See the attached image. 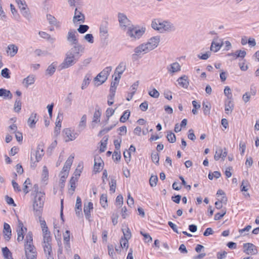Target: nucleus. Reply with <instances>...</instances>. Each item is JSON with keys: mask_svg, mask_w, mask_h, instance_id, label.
Here are the masks:
<instances>
[{"mask_svg": "<svg viewBox=\"0 0 259 259\" xmlns=\"http://www.w3.org/2000/svg\"><path fill=\"white\" fill-rule=\"evenodd\" d=\"M39 222L42 229L43 234V241L42 246L44 253L47 259H54V254L52 247V238L50 236V232L44 220L39 218Z\"/></svg>", "mask_w": 259, "mask_h": 259, "instance_id": "1", "label": "nucleus"}, {"mask_svg": "<svg viewBox=\"0 0 259 259\" xmlns=\"http://www.w3.org/2000/svg\"><path fill=\"white\" fill-rule=\"evenodd\" d=\"M159 42V36L151 37L147 42L143 43L135 48L133 57L141 56L142 55L148 53L155 49L158 46Z\"/></svg>", "mask_w": 259, "mask_h": 259, "instance_id": "2", "label": "nucleus"}, {"mask_svg": "<svg viewBox=\"0 0 259 259\" xmlns=\"http://www.w3.org/2000/svg\"><path fill=\"white\" fill-rule=\"evenodd\" d=\"M159 42V36L151 37L147 42L143 43L135 48L133 57L141 56L142 55L148 53L155 49L158 46Z\"/></svg>", "mask_w": 259, "mask_h": 259, "instance_id": "3", "label": "nucleus"}, {"mask_svg": "<svg viewBox=\"0 0 259 259\" xmlns=\"http://www.w3.org/2000/svg\"><path fill=\"white\" fill-rule=\"evenodd\" d=\"M151 27L160 33L175 31L176 29L174 25L168 21L162 20L160 19H155L151 23Z\"/></svg>", "mask_w": 259, "mask_h": 259, "instance_id": "4", "label": "nucleus"}, {"mask_svg": "<svg viewBox=\"0 0 259 259\" xmlns=\"http://www.w3.org/2000/svg\"><path fill=\"white\" fill-rule=\"evenodd\" d=\"M32 242V233L29 232L26 236L24 245L26 259H36L37 252Z\"/></svg>", "mask_w": 259, "mask_h": 259, "instance_id": "5", "label": "nucleus"}, {"mask_svg": "<svg viewBox=\"0 0 259 259\" xmlns=\"http://www.w3.org/2000/svg\"><path fill=\"white\" fill-rule=\"evenodd\" d=\"M44 195L45 194L42 192L36 194L33 204L34 214L38 216L39 218L41 217V212L44 203Z\"/></svg>", "mask_w": 259, "mask_h": 259, "instance_id": "6", "label": "nucleus"}, {"mask_svg": "<svg viewBox=\"0 0 259 259\" xmlns=\"http://www.w3.org/2000/svg\"><path fill=\"white\" fill-rule=\"evenodd\" d=\"M44 145L42 143L38 144L37 149L33 153H31L30 160L32 162L31 166H35V163L40 160L44 156L45 152L44 150Z\"/></svg>", "mask_w": 259, "mask_h": 259, "instance_id": "7", "label": "nucleus"}, {"mask_svg": "<svg viewBox=\"0 0 259 259\" xmlns=\"http://www.w3.org/2000/svg\"><path fill=\"white\" fill-rule=\"evenodd\" d=\"M111 70L112 67L111 66L107 67L98 74L94 79L97 86L102 84L107 80Z\"/></svg>", "mask_w": 259, "mask_h": 259, "instance_id": "8", "label": "nucleus"}, {"mask_svg": "<svg viewBox=\"0 0 259 259\" xmlns=\"http://www.w3.org/2000/svg\"><path fill=\"white\" fill-rule=\"evenodd\" d=\"M145 32V29H139L133 26L128 27L127 31V35L134 39H139Z\"/></svg>", "mask_w": 259, "mask_h": 259, "instance_id": "9", "label": "nucleus"}, {"mask_svg": "<svg viewBox=\"0 0 259 259\" xmlns=\"http://www.w3.org/2000/svg\"><path fill=\"white\" fill-rule=\"evenodd\" d=\"M84 51V47L80 44L74 45L67 52L69 55L74 56L78 59L81 56V53Z\"/></svg>", "mask_w": 259, "mask_h": 259, "instance_id": "10", "label": "nucleus"}, {"mask_svg": "<svg viewBox=\"0 0 259 259\" xmlns=\"http://www.w3.org/2000/svg\"><path fill=\"white\" fill-rule=\"evenodd\" d=\"M78 60L74 56H71L66 53L65 58L64 61L60 64V68L61 69L68 68L75 64Z\"/></svg>", "mask_w": 259, "mask_h": 259, "instance_id": "11", "label": "nucleus"}, {"mask_svg": "<svg viewBox=\"0 0 259 259\" xmlns=\"http://www.w3.org/2000/svg\"><path fill=\"white\" fill-rule=\"evenodd\" d=\"M16 231L17 234V241L18 242L22 241L24 239V234L26 232L27 228L24 227L23 223L19 220H18V224Z\"/></svg>", "mask_w": 259, "mask_h": 259, "instance_id": "12", "label": "nucleus"}, {"mask_svg": "<svg viewBox=\"0 0 259 259\" xmlns=\"http://www.w3.org/2000/svg\"><path fill=\"white\" fill-rule=\"evenodd\" d=\"M243 251L246 254L255 255L257 254V247L252 243H246L243 244Z\"/></svg>", "mask_w": 259, "mask_h": 259, "instance_id": "13", "label": "nucleus"}, {"mask_svg": "<svg viewBox=\"0 0 259 259\" xmlns=\"http://www.w3.org/2000/svg\"><path fill=\"white\" fill-rule=\"evenodd\" d=\"M118 18L120 26L123 30H125L126 28L128 29V27L131 26L130 22L124 14H118Z\"/></svg>", "mask_w": 259, "mask_h": 259, "instance_id": "14", "label": "nucleus"}, {"mask_svg": "<svg viewBox=\"0 0 259 259\" xmlns=\"http://www.w3.org/2000/svg\"><path fill=\"white\" fill-rule=\"evenodd\" d=\"M78 35L76 31L74 29H70L68 32L67 39L71 45H78Z\"/></svg>", "mask_w": 259, "mask_h": 259, "instance_id": "15", "label": "nucleus"}, {"mask_svg": "<svg viewBox=\"0 0 259 259\" xmlns=\"http://www.w3.org/2000/svg\"><path fill=\"white\" fill-rule=\"evenodd\" d=\"M181 66L177 62L170 64L166 67V70L168 73L171 75H172L175 73L179 72L181 70Z\"/></svg>", "mask_w": 259, "mask_h": 259, "instance_id": "16", "label": "nucleus"}, {"mask_svg": "<svg viewBox=\"0 0 259 259\" xmlns=\"http://www.w3.org/2000/svg\"><path fill=\"white\" fill-rule=\"evenodd\" d=\"M85 17L82 12L75 9L74 15L73 18V22L74 24L78 23L79 24L84 22Z\"/></svg>", "mask_w": 259, "mask_h": 259, "instance_id": "17", "label": "nucleus"}, {"mask_svg": "<svg viewBox=\"0 0 259 259\" xmlns=\"http://www.w3.org/2000/svg\"><path fill=\"white\" fill-rule=\"evenodd\" d=\"M66 142L75 140L77 137L76 134L74 133L70 128H65L63 130Z\"/></svg>", "mask_w": 259, "mask_h": 259, "instance_id": "18", "label": "nucleus"}, {"mask_svg": "<svg viewBox=\"0 0 259 259\" xmlns=\"http://www.w3.org/2000/svg\"><path fill=\"white\" fill-rule=\"evenodd\" d=\"M74 159V156L70 155L66 161L65 163V164L63 167L62 170L61 172V174H65L68 175L69 171L70 168V167L72 164L73 160Z\"/></svg>", "mask_w": 259, "mask_h": 259, "instance_id": "19", "label": "nucleus"}, {"mask_svg": "<svg viewBox=\"0 0 259 259\" xmlns=\"http://www.w3.org/2000/svg\"><path fill=\"white\" fill-rule=\"evenodd\" d=\"M74 159V156L70 155L66 161L65 163V164L63 167L62 170L61 172V174H65L68 175L69 171L70 168V167L72 164L73 160Z\"/></svg>", "mask_w": 259, "mask_h": 259, "instance_id": "20", "label": "nucleus"}, {"mask_svg": "<svg viewBox=\"0 0 259 259\" xmlns=\"http://www.w3.org/2000/svg\"><path fill=\"white\" fill-rule=\"evenodd\" d=\"M74 159V156L70 155L66 161L65 163V164L63 167L62 170L61 172V174H65L68 175L69 171L70 168V167L72 164L73 160Z\"/></svg>", "mask_w": 259, "mask_h": 259, "instance_id": "21", "label": "nucleus"}, {"mask_svg": "<svg viewBox=\"0 0 259 259\" xmlns=\"http://www.w3.org/2000/svg\"><path fill=\"white\" fill-rule=\"evenodd\" d=\"M74 159V156L70 155L66 161L65 163V164L63 167L62 170L61 172V174H65L68 175L69 171L70 168V167L72 164L73 160Z\"/></svg>", "mask_w": 259, "mask_h": 259, "instance_id": "22", "label": "nucleus"}, {"mask_svg": "<svg viewBox=\"0 0 259 259\" xmlns=\"http://www.w3.org/2000/svg\"><path fill=\"white\" fill-rule=\"evenodd\" d=\"M104 162L100 157H95L94 159V171L98 172L102 169Z\"/></svg>", "mask_w": 259, "mask_h": 259, "instance_id": "23", "label": "nucleus"}, {"mask_svg": "<svg viewBox=\"0 0 259 259\" xmlns=\"http://www.w3.org/2000/svg\"><path fill=\"white\" fill-rule=\"evenodd\" d=\"M126 69V65L125 63L120 62L118 66L116 67L115 74L117 73V76H115V80H119L121 78V75Z\"/></svg>", "mask_w": 259, "mask_h": 259, "instance_id": "24", "label": "nucleus"}, {"mask_svg": "<svg viewBox=\"0 0 259 259\" xmlns=\"http://www.w3.org/2000/svg\"><path fill=\"white\" fill-rule=\"evenodd\" d=\"M38 121L37 115L36 113H32L28 119L27 123L31 128H34L35 127V124Z\"/></svg>", "mask_w": 259, "mask_h": 259, "instance_id": "25", "label": "nucleus"}, {"mask_svg": "<svg viewBox=\"0 0 259 259\" xmlns=\"http://www.w3.org/2000/svg\"><path fill=\"white\" fill-rule=\"evenodd\" d=\"M227 155V151L226 148L223 149L221 148H218L216 151L214 156V158L215 160H218L220 158H225Z\"/></svg>", "mask_w": 259, "mask_h": 259, "instance_id": "26", "label": "nucleus"}, {"mask_svg": "<svg viewBox=\"0 0 259 259\" xmlns=\"http://www.w3.org/2000/svg\"><path fill=\"white\" fill-rule=\"evenodd\" d=\"M12 231L11 229L10 226V225L5 223L4 225V230H3V233H4V238L7 241H9L11 239V235H12Z\"/></svg>", "mask_w": 259, "mask_h": 259, "instance_id": "27", "label": "nucleus"}, {"mask_svg": "<svg viewBox=\"0 0 259 259\" xmlns=\"http://www.w3.org/2000/svg\"><path fill=\"white\" fill-rule=\"evenodd\" d=\"M18 48L14 44L9 45L7 48L6 52L11 57H14L18 52Z\"/></svg>", "mask_w": 259, "mask_h": 259, "instance_id": "28", "label": "nucleus"}, {"mask_svg": "<svg viewBox=\"0 0 259 259\" xmlns=\"http://www.w3.org/2000/svg\"><path fill=\"white\" fill-rule=\"evenodd\" d=\"M47 19L50 25L55 26L56 28H59L61 27V22L51 14L47 15Z\"/></svg>", "mask_w": 259, "mask_h": 259, "instance_id": "29", "label": "nucleus"}, {"mask_svg": "<svg viewBox=\"0 0 259 259\" xmlns=\"http://www.w3.org/2000/svg\"><path fill=\"white\" fill-rule=\"evenodd\" d=\"M93 209V204L92 202H89L87 204H84V208H83V211L85 214V218L87 219H89L91 213L90 211L91 210H92Z\"/></svg>", "mask_w": 259, "mask_h": 259, "instance_id": "30", "label": "nucleus"}, {"mask_svg": "<svg viewBox=\"0 0 259 259\" xmlns=\"http://www.w3.org/2000/svg\"><path fill=\"white\" fill-rule=\"evenodd\" d=\"M38 34L41 38L46 39L51 44H53L55 41V38L52 37L50 34L46 32L39 31Z\"/></svg>", "mask_w": 259, "mask_h": 259, "instance_id": "31", "label": "nucleus"}, {"mask_svg": "<svg viewBox=\"0 0 259 259\" xmlns=\"http://www.w3.org/2000/svg\"><path fill=\"white\" fill-rule=\"evenodd\" d=\"M225 110L227 114H230L232 112L234 108V104L231 99H228L226 101L225 104Z\"/></svg>", "mask_w": 259, "mask_h": 259, "instance_id": "32", "label": "nucleus"}, {"mask_svg": "<svg viewBox=\"0 0 259 259\" xmlns=\"http://www.w3.org/2000/svg\"><path fill=\"white\" fill-rule=\"evenodd\" d=\"M223 45L222 41L220 40L219 42L217 41V40L214 39L210 46V50L214 52H218Z\"/></svg>", "mask_w": 259, "mask_h": 259, "instance_id": "33", "label": "nucleus"}, {"mask_svg": "<svg viewBox=\"0 0 259 259\" xmlns=\"http://www.w3.org/2000/svg\"><path fill=\"white\" fill-rule=\"evenodd\" d=\"M35 77L33 75H30L23 80L22 83L26 88H28L29 85H32L34 83Z\"/></svg>", "mask_w": 259, "mask_h": 259, "instance_id": "34", "label": "nucleus"}, {"mask_svg": "<svg viewBox=\"0 0 259 259\" xmlns=\"http://www.w3.org/2000/svg\"><path fill=\"white\" fill-rule=\"evenodd\" d=\"M177 81L180 85L184 88H187L189 85V81H188V77L186 75H183L179 77Z\"/></svg>", "mask_w": 259, "mask_h": 259, "instance_id": "35", "label": "nucleus"}, {"mask_svg": "<svg viewBox=\"0 0 259 259\" xmlns=\"http://www.w3.org/2000/svg\"><path fill=\"white\" fill-rule=\"evenodd\" d=\"M56 66L57 63L55 62H53L49 65L46 71V74L52 76L55 72Z\"/></svg>", "mask_w": 259, "mask_h": 259, "instance_id": "36", "label": "nucleus"}, {"mask_svg": "<svg viewBox=\"0 0 259 259\" xmlns=\"http://www.w3.org/2000/svg\"><path fill=\"white\" fill-rule=\"evenodd\" d=\"M86 122H87V116L86 115H83L82 116L80 121L78 125V128L80 131L84 130L86 127Z\"/></svg>", "mask_w": 259, "mask_h": 259, "instance_id": "37", "label": "nucleus"}, {"mask_svg": "<svg viewBox=\"0 0 259 259\" xmlns=\"http://www.w3.org/2000/svg\"><path fill=\"white\" fill-rule=\"evenodd\" d=\"M101 112L100 109L96 110L93 115V122L98 123L100 122Z\"/></svg>", "mask_w": 259, "mask_h": 259, "instance_id": "38", "label": "nucleus"}, {"mask_svg": "<svg viewBox=\"0 0 259 259\" xmlns=\"http://www.w3.org/2000/svg\"><path fill=\"white\" fill-rule=\"evenodd\" d=\"M2 252L4 256L6 259H13L12 253L8 247H3L2 248Z\"/></svg>", "mask_w": 259, "mask_h": 259, "instance_id": "39", "label": "nucleus"}, {"mask_svg": "<svg viewBox=\"0 0 259 259\" xmlns=\"http://www.w3.org/2000/svg\"><path fill=\"white\" fill-rule=\"evenodd\" d=\"M3 96L4 98L8 97L9 99L12 98V94L10 91L4 89H0V97Z\"/></svg>", "mask_w": 259, "mask_h": 259, "instance_id": "40", "label": "nucleus"}, {"mask_svg": "<svg viewBox=\"0 0 259 259\" xmlns=\"http://www.w3.org/2000/svg\"><path fill=\"white\" fill-rule=\"evenodd\" d=\"M90 76L89 75H86L81 84V88L82 90H84L88 87L90 84Z\"/></svg>", "mask_w": 259, "mask_h": 259, "instance_id": "41", "label": "nucleus"}, {"mask_svg": "<svg viewBox=\"0 0 259 259\" xmlns=\"http://www.w3.org/2000/svg\"><path fill=\"white\" fill-rule=\"evenodd\" d=\"M22 103L20 99H17L15 101L14 110L16 112H19L21 109Z\"/></svg>", "mask_w": 259, "mask_h": 259, "instance_id": "42", "label": "nucleus"}, {"mask_svg": "<svg viewBox=\"0 0 259 259\" xmlns=\"http://www.w3.org/2000/svg\"><path fill=\"white\" fill-rule=\"evenodd\" d=\"M100 33L101 35L104 36L108 33L107 23L105 22L101 25L100 28Z\"/></svg>", "mask_w": 259, "mask_h": 259, "instance_id": "43", "label": "nucleus"}, {"mask_svg": "<svg viewBox=\"0 0 259 259\" xmlns=\"http://www.w3.org/2000/svg\"><path fill=\"white\" fill-rule=\"evenodd\" d=\"M130 116V111L128 110H125L122 115L120 118V121L121 122H125L129 118Z\"/></svg>", "mask_w": 259, "mask_h": 259, "instance_id": "44", "label": "nucleus"}, {"mask_svg": "<svg viewBox=\"0 0 259 259\" xmlns=\"http://www.w3.org/2000/svg\"><path fill=\"white\" fill-rule=\"evenodd\" d=\"M20 10H24L27 6L25 0H15Z\"/></svg>", "mask_w": 259, "mask_h": 259, "instance_id": "45", "label": "nucleus"}, {"mask_svg": "<svg viewBox=\"0 0 259 259\" xmlns=\"http://www.w3.org/2000/svg\"><path fill=\"white\" fill-rule=\"evenodd\" d=\"M100 203L104 208H106L107 206V197L106 195L102 194L101 196Z\"/></svg>", "mask_w": 259, "mask_h": 259, "instance_id": "46", "label": "nucleus"}, {"mask_svg": "<svg viewBox=\"0 0 259 259\" xmlns=\"http://www.w3.org/2000/svg\"><path fill=\"white\" fill-rule=\"evenodd\" d=\"M30 180L29 178H27L23 184V191L25 194H27L29 192L28 185H31Z\"/></svg>", "mask_w": 259, "mask_h": 259, "instance_id": "47", "label": "nucleus"}, {"mask_svg": "<svg viewBox=\"0 0 259 259\" xmlns=\"http://www.w3.org/2000/svg\"><path fill=\"white\" fill-rule=\"evenodd\" d=\"M158 181V178L156 176H151L149 180V184L152 187H155Z\"/></svg>", "mask_w": 259, "mask_h": 259, "instance_id": "48", "label": "nucleus"}, {"mask_svg": "<svg viewBox=\"0 0 259 259\" xmlns=\"http://www.w3.org/2000/svg\"><path fill=\"white\" fill-rule=\"evenodd\" d=\"M166 138L167 139V140L170 143H173L176 142V136L174 133H172L170 132H169L167 133Z\"/></svg>", "mask_w": 259, "mask_h": 259, "instance_id": "49", "label": "nucleus"}, {"mask_svg": "<svg viewBox=\"0 0 259 259\" xmlns=\"http://www.w3.org/2000/svg\"><path fill=\"white\" fill-rule=\"evenodd\" d=\"M148 94L151 97H153L154 98H157L159 96V93L155 89H153L151 91H149Z\"/></svg>", "mask_w": 259, "mask_h": 259, "instance_id": "50", "label": "nucleus"}, {"mask_svg": "<svg viewBox=\"0 0 259 259\" xmlns=\"http://www.w3.org/2000/svg\"><path fill=\"white\" fill-rule=\"evenodd\" d=\"M249 186V183L247 180H243L241 185V191H247L248 190V186Z\"/></svg>", "mask_w": 259, "mask_h": 259, "instance_id": "51", "label": "nucleus"}, {"mask_svg": "<svg viewBox=\"0 0 259 259\" xmlns=\"http://www.w3.org/2000/svg\"><path fill=\"white\" fill-rule=\"evenodd\" d=\"M110 185V191L112 193H114L116 187V181L115 179H112L111 182L109 183Z\"/></svg>", "mask_w": 259, "mask_h": 259, "instance_id": "52", "label": "nucleus"}, {"mask_svg": "<svg viewBox=\"0 0 259 259\" xmlns=\"http://www.w3.org/2000/svg\"><path fill=\"white\" fill-rule=\"evenodd\" d=\"M224 94L227 97L228 99H232V95L231 89L227 86L224 89Z\"/></svg>", "mask_w": 259, "mask_h": 259, "instance_id": "53", "label": "nucleus"}, {"mask_svg": "<svg viewBox=\"0 0 259 259\" xmlns=\"http://www.w3.org/2000/svg\"><path fill=\"white\" fill-rule=\"evenodd\" d=\"M89 27L86 25H80L77 31L80 33H84L89 29Z\"/></svg>", "mask_w": 259, "mask_h": 259, "instance_id": "54", "label": "nucleus"}, {"mask_svg": "<svg viewBox=\"0 0 259 259\" xmlns=\"http://www.w3.org/2000/svg\"><path fill=\"white\" fill-rule=\"evenodd\" d=\"M116 205L121 207L123 204V197L121 195H119L116 198Z\"/></svg>", "mask_w": 259, "mask_h": 259, "instance_id": "55", "label": "nucleus"}, {"mask_svg": "<svg viewBox=\"0 0 259 259\" xmlns=\"http://www.w3.org/2000/svg\"><path fill=\"white\" fill-rule=\"evenodd\" d=\"M211 52L210 51H208L206 52L205 54H199L198 55V57L202 60H207L210 56Z\"/></svg>", "mask_w": 259, "mask_h": 259, "instance_id": "56", "label": "nucleus"}, {"mask_svg": "<svg viewBox=\"0 0 259 259\" xmlns=\"http://www.w3.org/2000/svg\"><path fill=\"white\" fill-rule=\"evenodd\" d=\"M22 15L26 18L27 19H30L31 18L30 14L28 9L27 8L24 10H20Z\"/></svg>", "mask_w": 259, "mask_h": 259, "instance_id": "57", "label": "nucleus"}, {"mask_svg": "<svg viewBox=\"0 0 259 259\" xmlns=\"http://www.w3.org/2000/svg\"><path fill=\"white\" fill-rule=\"evenodd\" d=\"M128 239H127V238L125 239V238H122L121 239L120 243V245L122 248H128Z\"/></svg>", "mask_w": 259, "mask_h": 259, "instance_id": "58", "label": "nucleus"}, {"mask_svg": "<svg viewBox=\"0 0 259 259\" xmlns=\"http://www.w3.org/2000/svg\"><path fill=\"white\" fill-rule=\"evenodd\" d=\"M151 159L153 162L157 164L159 163V157L158 154L157 153H152Z\"/></svg>", "mask_w": 259, "mask_h": 259, "instance_id": "59", "label": "nucleus"}, {"mask_svg": "<svg viewBox=\"0 0 259 259\" xmlns=\"http://www.w3.org/2000/svg\"><path fill=\"white\" fill-rule=\"evenodd\" d=\"M107 139H106V140H105L104 141L102 140L101 141V146H100V152H103L105 151L106 148V146H107Z\"/></svg>", "mask_w": 259, "mask_h": 259, "instance_id": "60", "label": "nucleus"}, {"mask_svg": "<svg viewBox=\"0 0 259 259\" xmlns=\"http://www.w3.org/2000/svg\"><path fill=\"white\" fill-rule=\"evenodd\" d=\"M76 181V179H74V177H72L70 180V189L72 190V192L75 191V182Z\"/></svg>", "mask_w": 259, "mask_h": 259, "instance_id": "61", "label": "nucleus"}, {"mask_svg": "<svg viewBox=\"0 0 259 259\" xmlns=\"http://www.w3.org/2000/svg\"><path fill=\"white\" fill-rule=\"evenodd\" d=\"M84 38L86 41L91 44L94 42V37L92 34H87L84 35Z\"/></svg>", "mask_w": 259, "mask_h": 259, "instance_id": "62", "label": "nucleus"}, {"mask_svg": "<svg viewBox=\"0 0 259 259\" xmlns=\"http://www.w3.org/2000/svg\"><path fill=\"white\" fill-rule=\"evenodd\" d=\"M141 234L144 236V239L147 242H151L152 240V237L149 235V234L143 233L141 231Z\"/></svg>", "mask_w": 259, "mask_h": 259, "instance_id": "63", "label": "nucleus"}, {"mask_svg": "<svg viewBox=\"0 0 259 259\" xmlns=\"http://www.w3.org/2000/svg\"><path fill=\"white\" fill-rule=\"evenodd\" d=\"M227 254V252L225 251L218 252L217 254V258L218 259H224L226 257Z\"/></svg>", "mask_w": 259, "mask_h": 259, "instance_id": "64", "label": "nucleus"}]
</instances>
